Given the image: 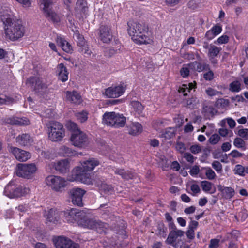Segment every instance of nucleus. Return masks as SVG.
<instances>
[{"label": "nucleus", "mask_w": 248, "mask_h": 248, "mask_svg": "<svg viewBox=\"0 0 248 248\" xmlns=\"http://www.w3.org/2000/svg\"><path fill=\"white\" fill-rule=\"evenodd\" d=\"M8 151L15 156L17 160L21 162L26 161L30 158L31 156L29 152L12 146L8 147Z\"/></svg>", "instance_id": "17"}, {"label": "nucleus", "mask_w": 248, "mask_h": 248, "mask_svg": "<svg viewBox=\"0 0 248 248\" xmlns=\"http://www.w3.org/2000/svg\"><path fill=\"white\" fill-rule=\"evenodd\" d=\"M66 99L72 104H80L82 102V98L80 94L77 91H67L65 92Z\"/></svg>", "instance_id": "21"}, {"label": "nucleus", "mask_w": 248, "mask_h": 248, "mask_svg": "<svg viewBox=\"0 0 248 248\" xmlns=\"http://www.w3.org/2000/svg\"><path fill=\"white\" fill-rule=\"evenodd\" d=\"M189 69L188 67H185L183 66L180 71V73L181 75L184 77H188L189 75Z\"/></svg>", "instance_id": "59"}, {"label": "nucleus", "mask_w": 248, "mask_h": 248, "mask_svg": "<svg viewBox=\"0 0 248 248\" xmlns=\"http://www.w3.org/2000/svg\"><path fill=\"white\" fill-rule=\"evenodd\" d=\"M184 233L185 232L181 230L170 231L165 242L167 244H173L174 241H177L179 237L183 236Z\"/></svg>", "instance_id": "24"}, {"label": "nucleus", "mask_w": 248, "mask_h": 248, "mask_svg": "<svg viewBox=\"0 0 248 248\" xmlns=\"http://www.w3.org/2000/svg\"><path fill=\"white\" fill-rule=\"evenodd\" d=\"M114 121L112 127L116 128L123 127L126 124V118L123 114L117 113Z\"/></svg>", "instance_id": "30"}, {"label": "nucleus", "mask_w": 248, "mask_h": 248, "mask_svg": "<svg viewBox=\"0 0 248 248\" xmlns=\"http://www.w3.org/2000/svg\"><path fill=\"white\" fill-rule=\"evenodd\" d=\"M175 147L176 150L180 153H184L186 149L185 145L181 142H177Z\"/></svg>", "instance_id": "57"}, {"label": "nucleus", "mask_w": 248, "mask_h": 248, "mask_svg": "<svg viewBox=\"0 0 248 248\" xmlns=\"http://www.w3.org/2000/svg\"><path fill=\"white\" fill-rule=\"evenodd\" d=\"M242 84L239 80H234L231 82L229 85V90L232 93H238L241 90Z\"/></svg>", "instance_id": "36"}, {"label": "nucleus", "mask_w": 248, "mask_h": 248, "mask_svg": "<svg viewBox=\"0 0 248 248\" xmlns=\"http://www.w3.org/2000/svg\"><path fill=\"white\" fill-rule=\"evenodd\" d=\"M127 130L129 135L137 136L142 132L143 128L140 123L133 122L130 125L127 126Z\"/></svg>", "instance_id": "26"}, {"label": "nucleus", "mask_w": 248, "mask_h": 248, "mask_svg": "<svg viewBox=\"0 0 248 248\" xmlns=\"http://www.w3.org/2000/svg\"><path fill=\"white\" fill-rule=\"evenodd\" d=\"M78 51L80 53L85 54L87 56H89L91 55L92 52L89 49V45L87 42H86L82 45H79L78 46Z\"/></svg>", "instance_id": "39"}, {"label": "nucleus", "mask_w": 248, "mask_h": 248, "mask_svg": "<svg viewBox=\"0 0 248 248\" xmlns=\"http://www.w3.org/2000/svg\"><path fill=\"white\" fill-rule=\"evenodd\" d=\"M125 88L126 86L124 84L111 86L105 90V95L108 98H117L124 93Z\"/></svg>", "instance_id": "16"}, {"label": "nucleus", "mask_w": 248, "mask_h": 248, "mask_svg": "<svg viewBox=\"0 0 248 248\" xmlns=\"http://www.w3.org/2000/svg\"><path fill=\"white\" fill-rule=\"evenodd\" d=\"M229 40V37L226 35H222L220 36L216 41H214L215 44H226Z\"/></svg>", "instance_id": "46"}, {"label": "nucleus", "mask_w": 248, "mask_h": 248, "mask_svg": "<svg viewBox=\"0 0 248 248\" xmlns=\"http://www.w3.org/2000/svg\"><path fill=\"white\" fill-rule=\"evenodd\" d=\"M175 128L173 127H168L162 133L161 137L164 138L165 139H170L175 136Z\"/></svg>", "instance_id": "37"}, {"label": "nucleus", "mask_w": 248, "mask_h": 248, "mask_svg": "<svg viewBox=\"0 0 248 248\" xmlns=\"http://www.w3.org/2000/svg\"><path fill=\"white\" fill-rule=\"evenodd\" d=\"M184 158L190 164H192L196 157H194L190 153L186 152L184 153Z\"/></svg>", "instance_id": "48"}, {"label": "nucleus", "mask_w": 248, "mask_h": 248, "mask_svg": "<svg viewBox=\"0 0 248 248\" xmlns=\"http://www.w3.org/2000/svg\"><path fill=\"white\" fill-rule=\"evenodd\" d=\"M219 239H211L210 241L209 248H218L219 245Z\"/></svg>", "instance_id": "51"}, {"label": "nucleus", "mask_w": 248, "mask_h": 248, "mask_svg": "<svg viewBox=\"0 0 248 248\" xmlns=\"http://www.w3.org/2000/svg\"><path fill=\"white\" fill-rule=\"evenodd\" d=\"M117 113L115 112H106L103 115L102 123L107 126L112 127Z\"/></svg>", "instance_id": "27"}, {"label": "nucleus", "mask_w": 248, "mask_h": 248, "mask_svg": "<svg viewBox=\"0 0 248 248\" xmlns=\"http://www.w3.org/2000/svg\"><path fill=\"white\" fill-rule=\"evenodd\" d=\"M131 105L135 109V110L138 113H140L143 109V107L141 103L138 101H132Z\"/></svg>", "instance_id": "44"}, {"label": "nucleus", "mask_w": 248, "mask_h": 248, "mask_svg": "<svg viewBox=\"0 0 248 248\" xmlns=\"http://www.w3.org/2000/svg\"><path fill=\"white\" fill-rule=\"evenodd\" d=\"M204 111L211 115H214L216 112L215 108L212 106H206L203 108Z\"/></svg>", "instance_id": "61"}, {"label": "nucleus", "mask_w": 248, "mask_h": 248, "mask_svg": "<svg viewBox=\"0 0 248 248\" xmlns=\"http://www.w3.org/2000/svg\"><path fill=\"white\" fill-rule=\"evenodd\" d=\"M16 141L21 146H30L32 144L33 139L29 134L23 133L16 137Z\"/></svg>", "instance_id": "18"}, {"label": "nucleus", "mask_w": 248, "mask_h": 248, "mask_svg": "<svg viewBox=\"0 0 248 248\" xmlns=\"http://www.w3.org/2000/svg\"><path fill=\"white\" fill-rule=\"evenodd\" d=\"M222 30V27L220 25L216 24L210 30L206 31L205 38L208 41L211 40L220 34Z\"/></svg>", "instance_id": "22"}, {"label": "nucleus", "mask_w": 248, "mask_h": 248, "mask_svg": "<svg viewBox=\"0 0 248 248\" xmlns=\"http://www.w3.org/2000/svg\"><path fill=\"white\" fill-rule=\"evenodd\" d=\"M74 37L77 42V46L82 45V44L87 42L83 36L80 34L78 31H76L74 32Z\"/></svg>", "instance_id": "40"}, {"label": "nucleus", "mask_w": 248, "mask_h": 248, "mask_svg": "<svg viewBox=\"0 0 248 248\" xmlns=\"http://www.w3.org/2000/svg\"><path fill=\"white\" fill-rule=\"evenodd\" d=\"M48 139L52 142H60L62 140L65 135L63 125L57 121H51L47 124Z\"/></svg>", "instance_id": "4"}, {"label": "nucleus", "mask_w": 248, "mask_h": 248, "mask_svg": "<svg viewBox=\"0 0 248 248\" xmlns=\"http://www.w3.org/2000/svg\"><path fill=\"white\" fill-rule=\"evenodd\" d=\"M84 212L77 209L72 208L64 212L63 213L65 220L69 223L77 222L78 225L84 216Z\"/></svg>", "instance_id": "12"}, {"label": "nucleus", "mask_w": 248, "mask_h": 248, "mask_svg": "<svg viewBox=\"0 0 248 248\" xmlns=\"http://www.w3.org/2000/svg\"><path fill=\"white\" fill-rule=\"evenodd\" d=\"M86 191L79 188H73L68 192L69 196L72 203L78 206H82L83 205L82 198Z\"/></svg>", "instance_id": "13"}, {"label": "nucleus", "mask_w": 248, "mask_h": 248, "mask_svg": "<svg viewBox=\"0 0 248 248\" xmlns=\"http://www.w3.org/2000/svg\"><path fill=\"white\" fill-rule=\"evenodd\" d=\"M5 123L10 124L11 125H22L25 124L22 119L17 117H8L4 119Z\"/></svg>", "instance_id": "35"}, {"label": "nucleus", "mask_w": 248, "mask_h": 248, "mask_svg": "<svg viewBox=\"0 0 248 248\" xmlns=\"http://www.w3.org/2000/svg\"><path fill=\"white\" fill-rule=\"evenodd\" d=\"M59 153L64 156H71L75 154L74 152L71 148L65 146H62L60 148Z\"/></svg>", "instance_id": "38"}, {"label": "nucleus", "mask_w": 248, "mask_h": 248, "mask_svg": "<svg viewBox=\"0 0 248 248\" xmlns=\"http://www.w3.org/2000/svg\"><path fill=\"white\" fill-rule=\"evenodd\" d=\"M56 42L57 43L61 46L63 51L69 53L72 52L73 48L72 46L63 38L61 37H57Z\"/></svg>", "instance_id": "28"}, {"label": "nucleus", "mask_w": 248, "mask_h": 248, "mask_svg": "<svg viewBox=\"0 0 248 248\" xmlns=\"http://www.w3.org/2000/svg\"><path fill=\"white\" fill-rule=\"evenodd\" d=\"M229 155L232 157L233 158H238L242 157L243 155H244V154H242L238 152L236 150H234L230 153Z\"/></svg>", "instance_id": "64"}, {"label": "nucleus", "mask_w": 248, "mask_h": 248, "mask_svg": "<svg viewBox=\"0 0 248 248\" xmlns=\"http://www.w3.org/2000/svg\"><path fill=\"white\" fill-rule=\"evenodd\" d=\"M56 248H79L78 244L73 242L70 239L63 236H59L53 239Z\"/></svg>", "instance_id": "14"}, {"label": "nucleus", "mask_w": 248, "mask_h": 248, "mask_svg": "<svg viewBox=\"0 0 248 248\" xmlns=\"http://www.w3.org/2000/svg\"><path fill=\"white\" fill-rule=\"evenodd\" d=\"M55 169L61 173H65L69 170L70 163L68 159H64L53 163Z\"/></svg>", "instance_id": "20"}, {"label": "nucleus", "mask_w": 248, "mask_h": 248, "mask_svg": "<svg viewBox=\"0 0 248 248\" xmlns=\"http://www.w3.org/2000/svg\"><path fill=\"white\" fill-rule=\"evenodd\" d=\"M234 145L237 148H242L244 150H245V142L240 138H236L234 140Z\"/></svg>", "instance_id": "42"}, {"label": "nucleus", "mask_w": 248, "mask_h": 248, "mask_svg": "<svg viewBox=\"0 0 248 248\" xmlns=\"http://www.w3.org/2000/svg\"><path fill=\"white\" fill-rule=\"evenodd\" d=\"M206 93L209 96H210L218 95L221 94V92L216 91L211 88H208L206 90Z\"/></svg>", "instance_id": "55"}, {"label": "nucleus", "mask_w": 248, "mask_h": 248, "mask_svg": "<svg viewBox=\"0 0 248 248\" xmlns=\"http://www.w3.org/2000/svg\"><path fill=\"white\" fill-rule=\"evenodd\" d=\"M27 84L37 93L45 91L47 89L49 84L42 78L30 77L27 80Z\"/></svg>", "instance_id": "11"}, {"label": "nucleus", "mask_w": 248, "mask_h": 248, "mask_svg": "<svg viewBox=\"0 0 248 248\" xmlns=\"http://www.w3.org/2000/svg\"><path fill=\"white\" fill-rule=\"evenodd\" d=\"M99 38L104 43H109L113 38L111 27L108 25H101L99 28Z\"/></svg>", "instance_id": "15"}, {"label": "nucleus", "mask_w": 248, "mask_h": 248, "mask_svg": "<svg viewBox=\"0 0 248 248\" xmlns=\"http://www.w3.org/2000/svg\"><path fill=\"white\" fill-rule=\"evenodd\" d=\"M238 134L245 140H248V128H243L239 130Z\"/></svg>", "instance_id": "50"}, {"label": "nucleus", "mask_w": 248, "mask_h": 248, "mask_svg": "<svg viewBox=\"0 0 248 248\" xmlns=\"http://www.w3.org/2000/svg\"><path fill=\"white\" fill-rule=\"evenodd\" d=\"M70 140L74 146L80 148H86L90 144L88 136L81 130H76L74 133H72Z\"/></svg>", "instance_id": "8"}, {"label": "nucleus", "mask_w": 248, "mask_h": 248, "mask_svg": "<svg viewBox=\"0 0 248 248\" xmlns=\"http://www.w3.org/2000/svg\"><path fill=\"white\" fill-rule=\"evenodd\" d=\"M46 182L49 187L57 192H62L67 184L65 178L52 175L46 178Z\"/></svg>", "instance_id": "5"}, {"label": "nucleus", "mask_w": 248, "mask_h": 248, "mask_svg": "<svg viewBox=\"0 0 248 248\" xmlns=\"http://www.w3.org/2000/svg\"><path fill=\"white\" fill-rule=\"evenodd\" d=\"M189 67L193 66L195 70L199 72H202L204 70H209L210 66L206 63H201L197 61L193 62L188 64Z\"/></svg>", "instance_id": "31"}, {"label": "nucleus", "mask_w": 248, "mask_h": 248, "mask_svg": "<svg viewBox=\"0 0 248 248\" xmlns=\"http://www.w3.org/2000/svg\"><path fill=\"white\" fill-rule=\"evenodd\" d=\"M67 128L70 130L72 131V133H74L76 130H80L78 129V125L72 122H69L67 124Z\"/></svg>", "instance_id": "54"}, {"label": "nucleus", "mask_w": 248, "mask_h": 248, "mask_svg": "<svg viewBox=\"0 0 248 248\" xmlns=\"http://www.w3.org/2000/svg\"><path fill=\"white\" fill-rule=\"evenodd\" d=\"M190 189L192 192V194L194 196L200 192V187L197 184H192L190 186Z\"/></svg>", "instance_id": "62"}, {"label": "nucleus", "mask_w": 248, "mask_h": 248, "mask_svg": "<svg viewBox=\"0 0 248 248\" xmlns=\"http://www.w3.org/2000/svg\"><path fill=\"white\" fill-rule=\"evenodd\" d=\"M198 224L199 223L197 221L193 220L191 219V221L188 226V229L195 231L198 226Z\"/></svg>", "instance_id": "63"}, {"label": "nucleus", "mask_w": 248, "mask_h": 248, "mask_svg": "<svg viewBox=\"0 0 248 248\" xmlns=\"http://www.w3.org/2000/svg\"><path fill=\"white\" fill-rule=\"evenodd\" d=\"M79 226L89 229H95L99 233L103 231L104 223L99 220L88 217L85 214L83 217Z\"/></svg>", "instance_id": "10"}, {"label": "nucleus", "mask_w": 248, "mask_h": 248, "mask_svg": "<svg viewBox=\"0 0 248 248\" xmlns=\"http://www.w3.org/2000/svg\"><path fill=\"white\" fill-rule=\"evenodd\" d=\"M200 169L198 166H193L189 170L190 174L192 176H196L199 172Z\"/></svg>", "instance_id": "58"}, {"label": "nucleus", "mask_w": 248, "mask_h": 248, "mask_svg": "<svg viewBox=\"0 0 248 248\" xmlns=\"http://www.w3.org/2000/svg\"><path fill=\"white\" fill-rule=\"evenodd\" d=\"M114 171L115 174L120 175L122 179L125 180L132 179L134 177L132 172L124 169H116Z\"/></svg>", "instance_id": "29"}, {"label": "nucleus", "mask_w": 248, "mask_h": 248, "mask_svg": "<svg viewBox=\"0 0 248 248\" xmlns=\"http://www.w3.org/2000/svg\"><path fill=\"white\" fill-rule=\"evenodd\" d=\"M42 10L46 18L53 23H58L60 21L59 16L52 10L53 4V0H40Z\"/></svg>", "instance_id": "7"}, {"label": "nucleus", "mask_w": 248, "mask_h": 248, "mask_svg": "<svg viewBox=\"0 0 248 248\" xmlns=\"http://www.w3.org/2000/svg\"><path fill=\"white\" fill-rule=\"evenodd\" d=\"M14 99L9 96H5V98H2L0 96V105H7L12 103Z\"/></svg>", "instance_id": "49"}, {"label": "nucleus", "mask_w": 248, "mask_h": 248, "mask_svg": "<svg viewBox=\"0 0 248 248\" xmlns=\"http://www.w3.org/2000/svg\"><path fill=\"white\" fill-rule=\"evenodd\" d=\"M212 166L217 172L220 173L222 171V165L219 161H213Z\"/></svg>", "instance_id": "47"}, {"label": "nucleus", "mask_w": 248, "mask_h": 248, "mask_svg": "<svg viewBox=\"0 0 248 248\" xmlns=\"http://www.w3.org/2000/svg\"><path fill=\"white\" fill-rule=\"evenodd\" d=\"M221 50V47L210 44V47L208 51L207 56L209 58H215L218 56Z\"/></svg>", "instance_id": "33"}, {"label": "nucleus", "mask_w": 248, "mask_h": 248, "mask_svg": "<svg viewBox=\"0 0 248 248\" xmlns=\"http://www.w3.org/2000/svg\"><path fill=\"white\" fill-rule=\"evenodd\" d=\"M217 188L221 192L222 197L226 199H230L234 195V190L231 187H225L219 185Z\"/></svg>", "instance_id": "25"}, {"label": "nucleus", "mask_w": 248, "mask_h": 248, "mask_svg": "<svg viewBox=\"0 0 248 248\" xmlns=\"http://www.w3.org/2000/svg\"><path fill=\"white\" fill-rule=\"evenodd\" d=\"M214 73L210 69L208 72L204 74L203 78L206 80L211 81L214 78Z\"/></svg>", "instance_id": "60"}, {"label": "nucleus", "mask_w": 248, "mask_h": 248, "mask_svg": "<svg viewBox=\"0 0 248 248\" xmlns=\"http://www.w3.org/2000/svg\"><path fill=\"white\" fill-rule=\"evenodd\" d=\"M58 79L62 82H65L68 78V72L63 63L59 64L57 67Z\"/></svg>", "instance_id": "23"}, {"label": "nucleus", "mask_w": 248, "mask_h": 248, "mask_svg": "<svg viewBox=\"0 0 248 248\" xmlns=\"http://www.w3.org/2000/svg\"><path fill=\"white\" fill-rule=\"evenodd\" d=\"M197 103V98L195 97H192L186 100L185 106L189 108L193 109L195 108Z\"/></svg>", "instance_id": "43"}, {"label": "nucleus", "mask_w": 248, "mask_h": 248, "mask_svg": "<svg viewBox=\"0 0 248 248\" xmlns=\"http://www.w3.org/2000/svg\"><path fill=\"white\" fill-rule=\"evenodd\" d=\"M0 18L4 25L5 33L7 39L15 41L24 36L25 29L21 20L14 19L9 14L1 15Z\"/></svg>", "instance_id": "1"}, {"label": "nucleus", "mask_w": 248, "mask_h": 248, "mask_svg": "<svg viewBox=\"0 0 248 248\" xmlns=\"http://www.w3.org/2000/svg\"><path fill=\"white\" fill-rule=\"evenodd\" d=\"M88 112L85 110L75 113L77 119L81 123L86 122L88 119Z\"/></svg>", "instance_id": "41"}, {"label": "nucleus", "mask_w": 248, "mask_h": 248, "mask_svg": "<svg viewBox=\"0 0 248 248\" xmlns=\"http://www.w3.org/2000/svg\"><path fill=\"white\" fill-rule=\"evenodd\" d=\"M29 191V188L16 185L11 182L5 186L4 194L10 198H13L23 196L27 194Z\"/></svg>", "instance_id": "6"}, {"label": "nucleus", "mask_w": 248, "mask_h": 248, "mask_svg": "<svg viewBox=\"0 0 248 248\" xmlns=\"http://www.w3.org/2000/svg\"><path fill=\"white\" fill-rule=\"evenodd\" d=\"M190 151L192 153L197 154L201 152L202 148L199 145H193L190 147Z\"/></svg>", "instance_id": "56"}, {"label": "nucleus", "mask_w": 248, "mask_h": 248, "mask_svg": "<svg viewBox=\"0 0 248 248\" xmlns=\"http://www.w3.org/2000/svg\"><path fill=\"white\" fill-rule=\"evenodd\" d=\"M62 214V212L59 211L57 209L51 208L47 213L46 212L45 216L47 221L55 223L60 220L61 216Z\"/></svg>", "instance_id": "19"}, {"label": "nucleus", "mask_w": 248, "mask_h": 248, "mask_svg": "<svg viewBox=\"0 0 248 248\" xmlns=\"http://www.w3.org/2000/svg\"><path fill=\"white\" fill-rule=\"evenodd\" d=\"M245 170L246 167H243L241 165L238 164L235 166L234 170L235 174L243 176L246 173Z\"/></svg>", "instance_id": "45"}, {"label": "nucleus", "mask_w": 248, "mask_h": 248, "mask_svg": "<svg viewBox=\"0 0 248 248\" xmlns=\"http://www.w3.org/2000/svg\"><path fill=\"white\" fill-rule=\"evenodd\" d=\"M195 88V85H193L192 83H189L188 84H183L180 86L178 90L179 93H181L183 96H186L187 95L188 93Z\"/></svg>", "instance_id": "34"}, {"label": "nucleus", "mask_w": 248, "mask_h": 248, "mask_svg": "<svg viewBox=\"0 0 248 248\" xmlns=\"http://www.w3.org/2000/svg\"><path fill=\"white\" fill-rule=\"evenodd\" d=\"M205 175L209 180H213L216 176L215 172L210 168L206 170Z\"/></svg>", "instance_id": "53"}, {"label": "nucleus", "mask_w": 248, "mask_h": 248, "mask_svg": "<svg viewBox=\"0 0 248 248\" xmlns=\"http://www.w3.org/2000/svg\"><path fill=\"white\" fill-rule=\"evenodd\" d=\"M220 139V138L219 135L214 134L210 137L209 140L210 143L212 144H216L219 141Z\"/></svg>", "instance_id": "52"}, {"label": "nucleus", "mask_w": 248, "mask_h": 248, "mask_svg": "<svg viewBox=\"0 0 248 248\" xmlns=\"http://www.w3.org/2000/svg\"><path fill=\"white\" fill-rule=\"evenodd\" d=\"M100 164L99 160L95 158H90L81 162V166L77 167L72 172V179L71 181L80 182L86 185L93 184L90 174L88 171H91Z\"/></svg>", "instance_id": "2"}, {"label": "nucleus", "mask_w": 248, "mask_h": 248, "mask_svg": "<svg viewBox=\"0 0 248 248\" xmlns=\"http://www.w3.org/2000/svg\"><path fill=\"white\" fill-rule=\"evenodd\" d=\"M127 24L128 33L135 43L140 45L150 43V39L146 35L148 28L145 24L129 21Z\"/></svg>", "instance_id": "3"}, {"label": "nucleus", "mask_w": 248, "mask_h": 248, "mask_svg": "<svg viewBox=\"0 0 248 248\" xmlns=\"http://www.w3.org/2000/svg\"><path fill=\"white\" fill-rule=\"evenodd\" d=\"M201 186L203 191L210 194L214 193L216 192V188L213 184L207 181H202L201 182Z\"/></svg>", "instance_id": "32"}, {"label": "nucleus", "mask_w": 248, "mask_h": 248, "mask_svg": "<svg viewBox=\"0 0 248 248\" xmlns=\"http://www.w3.org/2000/svg\"><path fill=\"white\" fill-rule=\"evenodd\" d=\"M16 175L24 178H31L37 170L35 164H18L17 166Z\"/></svg>", "instance_id": "9"}]
</instances>
